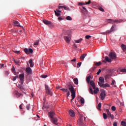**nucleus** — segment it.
<instances>
[{"mask_svg": "<svg viewBox=\"0 0 126 126\" xmlns=\"http://www.w3.org/2000/svg\"><path fill=\"white\" fill-rule=\"evenodd\" d=\"M109 57L110 58V59L109 58L108 56H106L105 57V60L108 63H111L112 62V60H115L117 59V54H116V53L115 52H111L109 53Z\"/></svg>", "mask_w": 126, "mask_h": 126, "instance_id": "obj_1", "label": "nucleus"}, {"mask_svg": "<svg viewBox=\"0 0 126 126\" xmlns=\"http://www.w3.org/2000/svg\"><path fill=\"white\" fill-rule=\"evenodd\" d=\"M67 87L71 92V96L72 97V99H74V98H75V91H74V87H73V86H72V84H71L68 85Z\"/></svg>", "mask_w": 126, "mask_h": 126, "instance_id": "obj_2", "label": "nucleus"}, {"mask_svg": "<svg viewBox=\"0 0 126 126\" xmlns=\"http://www.w3.org/2000/svg\"><path fill=\"white\" fill-rule=\"evenodd\" d=\"M108 23H111L112 24H114L115 22L116 23H121L122 22V21L121 20H113L111 19H109L108 20Z\"/></svg>", "mask_w": 126, "mask_h": 126, "instance_id": "obj_3", "label": "nucleus"}, {"mask_svg": "<svg viewBox=\"0 0 126 126\" xmlns=\"http://www.w3.org/2000/svg\"><path fill=\"white\" fill-rule=\"evenodd\" d=\"M45 90L46 91V94L52 96V91L50 89V87H49V86L47 85H45Z\"/></svg>", "mask_w": 126, "mask_h": 126, "instance_id": "obj_4", "label": "nucleus"}, {"mask_svg": "<svg viewBox=\"0 0 126 126\" xmlns=\"http://www.w3.org/2000/svg\"><path fill=\"white\" fill-rule=\"evenodd\" d=\"M25 76H24V73H22L19 75V78L21 81V85H22L24 83V78Z\"/></svg>", "mask_w": 126, "mask_h": 126, "instance_id": "obj_5", "label": "nucleus"}, {"mask_svg": "<svg viewBox=\"0 0 126 126\" xmlns=\"http://www.w3.org/2000/svg\"><path fill=\"white\" fill-rule=\"evenodd\" d=\"M51 121L53 124L56 125V126H59V123H58V118L56 117H53L51 119Z\"/></svg>", "mask_w": 126, "mask_h": 126, "instance_id": "obj_6", "label": "nucleus"}, {"mask_svg": "<svg viewBox=\"0 0 126 126\" xmlns=\"http://www.w3.org/2000/svg\"><path fill=\"white\" fill-rule=\"evenodd\" d=\"M24 51L25 52V53H26V54H27V55H28L29 53H31V54H32V53H33V49H32V48H30L29 50H28V49L25 48L24 50Z\"/></svg>", "mask_w": 126, "mask_h": 126, "instance_id": "obj_7", "label": "nucleus"}, {"mask_svg": "<svg viewBox=\"0 0 126 126\" xmlns=\"http://www.w3.org/2000/svg\"><path fill=\"white\" fill-rule=\"evenodd\" d=\"M48 116L49 118H50L51 119H53L54 116H56V113H55V112L54 111H50L48 112Z\"/></svg>", "mask_w": 126, "mask_h": 126, "instance_id": "obj_8", "label": "nucleus"}, {"mask_svg": "<svg viewBox=\"0 0 126 126\" xmlns=\"http://www.w3.org/2000/svg\"><path fill=\"white\" fill-rule=\"evenodd\" d=\"M100 97L101 100H104L106 98V93L105 92H102L100 94Z\"/></svg>", "mask_w": 126, "mask_h": 126, "instance_id": "obj_9", "label": "nucleus"}, {"mask_svg": "<svg viewBox=\"0 0 126 126\" xmlns=\"http://www.w3.org/2000/svg\"><path fill=\"white\" fill-rule=\"evenodd\" d=\"M26 71L28 73V75H30V74L32 73V69L30 67L26 68Z\"/></svg>", "mask_w": 126, "mask_h": 126, "instance_id": "obj_10", "label": "nucleus"}, {"mask_svg": "<svg viewBox=\"0 0 126 126\" xmlns=\"http://www.w3.org/2000/svg\"><path fill=\"white\" fill-rule=\"evenodd\" d=\"M15 26H17V27H21L24 30V28L19 25V22L17 21H14L13 22Z\"/></svg>", "mask_w": 126, "mask_h": 126, "instance_id": "obj_11", "label": "nucleus"}, {"mask_svg": "<svg viewBox=\"0 0 126 126\" xmlns=\"http://www.w3.org/2000/svg\"><path fill=\"white\" fill-rule=\"evenodd\" d=\"M77 126H86L85 123H84L83 121H77Z\"/></svg>", "mask_w": 126, "mask_h": 126, "instance_id": "obj_12", "label": "nucleus"}, {"mask_svg": "<svg viewBox=\"0 0 126 126\" xmlns=\"http://www.w3.org/2000/svg\"><path fill=\"white\" fill-rule=\"evenodd\" d=\"M43 22L46 25H51V24H52V22H51L50 21H48L47 20H43Z\"/></svg>", "mask_w": 126, "mask_h": 126, "instance_id": "obj_13", "label": "nucleus"}, {"mask_svg": "<svg viewBox=\"0 0 126 126\" xmlns=\"http://www.w3.org/2000/svg\"><path fill=\"white\" fill-rule=\"evenodd\" d=\"M115 27H116V25H113L110 29V30H108L106 32V33H111L115 31Z\"/></svg>", "mask_w": 126, "mask_h": 126, "instance_id": "obj_14", "label": "nucleus"}, {"mask_svg": "<svg viewBox=\"0 0 126 126\" xmlns=\"http://www.w3.org/2000/svg\"><path fill=\"white\" fill-rule=\"evenodd\" d=\"M69 115L70 116V117H75V113H74V111L73 110H70L69 111Z\"/></svg>", "mask_w": 126, "mask_h": 126, "instance_id": "obj_15", "label": "nucleus"}, {"mask_svg": "<svg viewBox=\"0 0 126 126\" xmlns=\"http://www.w3.org/2000/svg\"><path fill=\"white\" fill-rule=\"evenodd\" d=\"M64 39L66 41V43H69L70 42V37L68 36H64Z\"/></svg>", "mask_w": 126, "mask_h": 126, "instance_id": "obj_16", "label": "nucleus"}, {"mask_svg": "<svg viewBox=\"0 0 126 126\" xmlns=\"http://www.w3.org/2000/svg\"><path fill=\"white\" fill-rule=\"evenodd\" d=\"M87 56V54H84L83 55H82V56L80 57V60H81L82 61H84V59H85V57Z\"/></svg>", "mask_w": 126, "mask_h": 126, "instance_id": "obj_17", "label": "nucleus"}, {"mask_svg": "<svg viewBox=\"0 0 126 126\" xmlns=\"http://www.w3.org/2000/svg\"><path fill=\"white\" fill-rule=\"evenodd\" d=\"M121 48H122V50H123V52H126V45L122 44L121 45Z\"/></svg>", "mask_w": 126, "mask_h": 126, "instance_id": "obj_18", "label": "nucleus"}, {"mask_svg": "<svg viewBox=\"0 0 126 126\" xmlns=\"http://www.w3.org/2000/svg\"><path fill=\"white\" fill-rule=\"evenodd\" d=\"M99 82L101 83H105V79L104 78L100 77L99 78Z\"/></svg>", "mask_w": 126, "mask_h": 126, "instance_id": "obj_19", "label": "nucleus"}, {"mask_svg": "<svg viewBox=\"0 0 126 126\" xmlns=\"http://www.w3.org/2000/svg\"><path fill=\"white\" fill-rule=\"evenodd\" d=\"M83 119H84L83 115H82V114H80V119L79 120H78V121L83 122Z\"/></svg>", "mask_w": 126, "mask_h": 126, "instance_id": "obj_20", "label": "nucleus"}, {"mask_svg": "<svg viewBox=\"0 0 126 126\" xmlns=\"http://www.w3.org/2000/svg\"><path fill=\"white\" fill-rule=\"evenodd\" d=\"M106 113H107V116H108V117L109 116L110 118H112V115H111V112H110V111L109 110V109H106Z\"/></svg>", "mask_w": 126, "mask_h": 126, "instance_id": "obj_21", "label": "nucleus"}, {"mask_svg": "<svg viewBox=\"0 0 126 126\" xmlns=\"http://www.w3.org/2000/svg\"><path fill=\"white\" fill-rule=\"evenodd\" d=\"M83 8L85 10V11L84 12V11H82V13H84V14H87V13L88 12V10H87V9H86V8H85V7L84 6H83Z\"/></svg>", "mask_w": 126, "mask_h": 126, "instance_id": "obj_22", "label": "nucleus"}, {"mask_svg": "<svg viewBox=\"0 0 126 126\" xmlns=\"http://www.w3.org/2000/svg\"><path fill=\"white\" fill-rule=\"evenodd\" d=\"M73 82L75 83V84H76V85H77V84H78V79H77V78H75L73 79Z\"/></svg>", "mask_w": 126, "mask_h": 126, "instance_id": "obj_23", "label": "nucleus"}, {"mask_svg": "<svg viewBox=\"0 0 126 126\" xmlns=\"http://www.w3.org/2000/svg\"><path fill=\"white\" fill-rule=\"evenodd\" d=\"M19 88H20L21 91H22L23 92V91H25V89L21 85H19Z\"/></svg>", "mask_w": 126, "mask_h": 126, "instance_id": "obj_24", "label": "nucleus"}, {"mask_svg": "<svg viewBox=\"0 0 126 126\" xmlns=\"http://www.w3.org/2000/svg\"><path fill=\"white\" fill-rule=\"evenodd\" d=\"M82 40H83V39L82 38H80L78 40H75V43H76L77 44H79V43H80Z\"/></svg>", "mask_w": 126, "mask_h": 126, "instance_id": "obj_25", "label": "nucleus"}, {"mask_svg": "<svg viewBox=\"0 0 126 126\" xmlns=\"http://www.w3.org/2000/svg\"><path fill=\"white\" fill-rule=\"evenodd\" d=\"M98 92H99V89L98 88L94 89V94H97Z\"/></svg>", "mask_w": 126, "mask_h": 126, "instance_id": "obj_26", "label": "nucleus"}, {"mask_svg": "<svg viewBox=\"0 0 126 126\" xmlns=\"http://www.w3.org/2000/svg\"><path fill=\"white\" fill-rule=\"evenodd\" d=\"M15 95H17L18 96V97H19L20 96H21L22 94L19 93V92L16 91L15 92Z\"/></svg>", "mask_w": 126, "mask_h": 126, "instance_id": "obj_27", "label": "nucleus"}, {"mask_svg": "<svg viewBox=\"0 0 126 126\" xmlns=\"http://www.w3.org/2000/svg\"><path fill=\"white\" fill-rule=\"evenodd\" d=\"M54 12H55V15H56V16H61V13L59 12H57V11L54 10Z\"/></svg>", "mask_w": 126, "mask_h": 126, "instance_id": "obj_28", "label": "nucleus"}, {"mask_svg": "<svg viewBox=\"0 0 126 126\" xmlns=\"http://www.w3.org/2000/svg\"><path fill=\"white\" fill-rule=\"evenodd\" d=\"M14 63L16 64H17L18 65H19V63H20V60H14Z\"/></svg>", "mask_w": 126, "mask_h": 126, "instance_id": "obj_29", "label": "nucleus"}, {"mask_svg": "<svg viewBox=\"0 0 126 126\" xmlns=\"http://www.w3.org/2000/svg\"><path fill=\"white\" fill-rule=\"evenodd\" d=\"M11 70L14 74H16V72L15 71V67H14V66H12Z\"/></svg>", "mask_w": 126, "mask_h": 126, "instance_id": "obj_30", "label": "nucleus"}, {"mask_svg": "<svg viewBox=\"0 0 126 126\" xmlns=\"http://www.w3.org/2000/svg\"><path fill=\"white\" fill-rule=\"evenodd\" d=\"M101 107H102V104H101V102H99L97 106L98 110H101Z\"/></svg>", "mask_w": 126, "mask_h": 126, "instance_id": "obj_31", "label": "nucleus"}, {"mask_svg": "<svg viewBox=\"0 0 126 126\" xmlns=\"http://www.w3.org/2000/svg\"><path fill=\"white\" fill-rule=\"evenodd\" d=\"M90 78H91V76L89 75L87 78H86L87 82L88 83H89L90 82Z\"/></svg>", "mask_w": 126, "mask_h": 126, "instance_id": "obj_32", "label": "nucleus"}, {"mask_svg": "<svg viewBox=\"0 0 126 126\" xmlns=\"http://www.w3.org/2000/svg\"><path fill=\"white\" fill-rule=\"evenodd\" d=\"M66 19L67 20H69L70 21H71V20H72V18H71V17H70V16H67L66 17Z\"/></svg>", "mask_w": 126, "mask_h": 126, "instance_id": "obj_33", "label": "nucleus"}, {"mask_svg": "<svg viewBox=\"0 0 126 126\" xmlns=\"http://www.w3.org/2000/svg\"><path fill=\"white\" fill-rule=\"evenodd\" d=\"M103 119L104 120H107V119H108V116L106 113H103Z\"/></svg>", "mask_w": 126, "mask_h": 126, "instance_id": "obj_34", "label": "nucleus"}, {"mask_svg": "<svg viewBox=\"0 0 126 126\" xmlns=\"http://www.w3.org/2000/svg\"><path fill=\"white\" fill-rule=\"evenodd\" d=\"M89 92L91 94H94L93 90L92 89V88L91 87L89 88Z\"/></svg>", "mask_w": 126, "mask_h": 126, "instance_id": "obj_35", "label": "nucleus"}, {"mask_svg": "<svg viewBox=\"0 0 126 126\" xmlns=\"http://www.w3.org/2000/svg\"><path fill=\"white\" fill-rule=\"evenodd\" d=\"M98 85L100 86V87L104 88V84H103V83L98 82Z\"/></svg>", "mask_w": 126, "mask_h": 126, "instance_id": "obj_36", "label": "nucleus"}, {"mask_svg": "<svg viewBox=\"0 0 126 126\" xmlns=\"http://www.w3.org/2000/svg\"><path fill=\"white\" fill-rule=\"evenodd\" d=\"M101 64V62H99L98 63H96L94 64L95 65H96V66H100V65Z\"/></svg>", "mask_w": 126, "mask_h": 126, "instance_id": "obj_37", "label": "nucleus"}, {"mask_svg": "<svg viewBox=\"0 0 126 126\" xmlns=\"http://www.w3.org/2000/svg\"><path fill=\"white\" fill-rule=\"evenodd\" d=\"M61 90H62L63 92H68V90L67 89H61Z\"/></svg>", "mask_w": 126, "mask_h": 126, "instance_id": "obj_38", "label": "nucleus"}, {"mask_svg": "<svg viewBox=\"0 0 126 126\" xmlns=\"http://www.w3.org/2000/svg\"><path fill=\"white\" fill-rule=\"evenodd\" d=\"M40 77H41V78H47V77H48V75H41Z\"/></svg>", "mask_w": 126, "mask_h": 126, "instance_id": "obj_39", "label": "nucleus"}, {"mask_svg": "<svg viewBox=\"0 0 126 126\" xmlns=\"http://www.w3.org/2000/svg\"><path fill=\"white\" fill-rule=\"evenodd\" d=\"M80 102L81 104H84V98H83V97L81 98Z\"/></svg>", "mask_w": 126, "mask_h": 126, "instance_id": "obj_40", "label": "nucleus"}, {"mask_svg": "<svg viewBox=\"0 0 126 126\" xmlns=\"http://www.w3.org/2000/svg\"><path fill=\"white\" fill-rule=\"evenodd\" d=\"M105 87H110V85H109L108 83L104 84L103 88H105Z\"/></svg>", "mask_w": 126, "mask_h": 126, "instance_id": "obj_41", "label": "nucleus"}, {"mask_svg": "<svg viewBox=\"0 0 126 126\" xmlns=\"http://www.w3.org/2000/svg\"><path fill=\"white\" fill-rule=\"evenodd\" d=\"M92 87H93V89H96V85L95 84H93L92 85H91Z\"/></svg>", "mask_w": 126, "mask_h": 126, "instance_id": "obj_42", "label": "nucleus"}, {"mask_svg": "<svg viewBox=\"0 0 126 126\" xmlns=\"http://www.w3.org/2000/svg\"><path fill=\"white\" fill-rule=\"evenodd\" d=\"M39 45V40H37L36 42L34 43V46H38Z\"/></svg>", "mask_w": 126, "mask_h": 126, "instance_id": "obj_43", "label": "nucleus"}, {"mask_svg": "<svg viewBox=\"0 0 126 126\" xmlns=\"http://www.w3.org/2000/svg\"><path fill=\"white\" fill-rule=\"evenodd\" d=\"M122 126H126V123L125 121H122L121 122Z\"/></svg>", "mask_w": 126, "mask_h": 126, "instance_id": "obj_44", "label": "nucleus"}, {"mask_svg": "<svg viewBox=\"0 0 126 126\" xmlns=\"http://www.w3.org/2000/svg\"><path fill=\"white\" fill-rule=\"evenodd\" d=\"M78 5H85V3L79 2Z\"/></svg>", "mask_w": 126, "mask_h": 126, "instance_id": "obj_45", "label": "nucleus"}, {"mask_svg": "<svg viewBox=\"0 0 126 126\" xmlns=\"http://www.w3.org/2000/svg\"><path fill=\"white\" fill-rule=\"evenodd\" d=\"M95 69H96V67H94L93 68H92L90 70L92 72H93V71H94V70H95Z\"/></svg>", "mask_w": 126, "mask_h": 126, "instance_id": "obj_46", "label": "nucleus"}, {"mask_svg": "<svg viewBox=\"0 0 126 126\" xmlns=\"http://www.w3.org/2000/svg\"><path fill=\"white\" fill-rule=\"evenodd\" d=\"M81 63H82L81 62H80L77 63V67H78V68H79V67H80V66L81 65Z\"/></svg>", "mask_w": 126, "mask_h": 126, "instance_id": "obj_47", "label": "nucleus"}, {"mask_svg": "<svg viewBox=\"0 0 126 126\" xmlns=\"http://www.w3.org/2000/svg\"><path fill=\"white\" fill-rule=\"evenodd\" d=\"M101 71H102V70H101V69H99L98 72L96 73V74H97V75H99L100 73H101Z\"/></svg>", "mask_w": 126, "mask_h": 126, "instance_id": "obj_48", "label": "nucleus"}, {"mask_svg": "<svg viewBox=\"0 0 126 126\" xmlns=\"http://www.w3.org/2000/svg\"><path fill=\"white\" fill-rule=\"evenodd\" d=\"M26 108L29 111V110L30 109V104H27L26 106Z\"/></svg>", "mask_w": 126, "mask_h": 126, "instance_id": "obj_49", "label": "nucleus"}, {"mask_svg": "<svg viewBox=\"0 0 126 126\" xmlns=\"http://www.w3.org/2000/svg\"><path fill=\"white\" fill-rule=\"evenodd\" d=\"M98 9H99V10H100V11L104 12V9H103V8H102V7H98Z\"/></svg>", "mask_w": 126, "mask_h": 126, "instance_id": "obj_50", "label": "nucleus"}, {"mask_svg": "<svg viewBox=\"0 0 126 126\" xmlns=\"http://www.w3.org/2000/svg\"><path fill=\"white\" fill-rule=\"evenodd\" d=\"M62 8H64L65 10H67V9H68V7H66V6H63Z\"/></svg>", "mask_w": 126, "mask_h": 126, "instance_id": "obj_51", "label": "nucleus"}, {"mask_svg": "<svg viewBox=\"0 0 126 126\" xmlns=\"http://www.w3.org/2000/svg\"><path fill=\"white\" fill-rule=\"evenodd\" d=\"M111 109L112 110V111H116V107L113 106L111 107Z\"/></svg>", "mask_w": 126, "mask_h": 126, "instance_id": "obj_52", "label": "nucleus"}, {"mask_svg": "<svg viewBox=\"0 0 126 126\" xmlns=\"http://www.w3.org/2000/svg\"><path fill=\"white\" fill-rule=\"evenodd\" d=\"M121 72H126V68L122 69H121Z\"/></svg>", "mask_w": 126, "mask_h": 126, "instance_id": "obj_53", "label": "nucleus"}, {"mask_svg": "<svg viewBox=\"0 0 126 126\" xmlns=\"http://www.w3.org/2000/svg\"><path fill=\"white\" fill-rule=\"evenodd\" d=\"M86 39H89L90 38H91V35H86L85 36Z\"/></svg>", "mask_w": 126, "mask_h": 126, "instance_id": "obj_54", "label": "nucleus"}, {"mask_svg": "<svg viewBox=\"0 0 126 126\" xmlns=\"http://www.w3.org/2000/svg\"><path fill=\"white\" fill-rule=\"evenodd\" d=\"M91 3V0H89L88 2H86V4H90Z\"/></svg>", "mask_w": 126, "mask_h": 126, "instance_id": "obj_55", "label": "nucleus"}, {"mask_svg": "<svg viewBox=\"0 0 126 126\" xmlns=\"http://www.w3.org/2000/svg\"><path fill=\"white\" fill-rule=\"evenodd\" d=\"M115 83H116V81H115L114 80H113L112 81L111 85H114V84H115Z\"/></svg>", "mask_w": 126, "mask_h": 126, "instance_id": "obj_56", "label": "nucleus"}, {"mask_svg": "<svg viewBox=\"0 0 126 126\" xmlns=\"http://www.w3.org/2000/svg\"><path fill=\"white\" fill-rule=\"evenodd\" d=\"M14 53H15V54H20V51H14Z\"/></svg>", "mask_w": 126, "mask_h": 126, "instance_id": "obj_57", "label": "nucleus"}, {"mask_svg": "<svg viewBox=\"0 0 126 126\" xmlns=\"http://www.w3.org/2000/svg\"><path fill=\"white\" fill-rule=\"evenodd\" d=\"M29 63L30 64L33 63V61L32 60V59L30 60Z\"/></svg>", "mask_w": 126, "mask_h": 126, "instance_id": "obj_58", "label": "nucleus"}, {"mask_svg": "<svg viewBox=\"0 0 126 126\" xmlns=\"http://www.w3.org/2000/svg\"><path fill=\"white\" fill-rule=\"evenodd\" d=\"M4 64H0V68H2L3 67Z\"/></svg>", "mask_w": 126, "mask_h": 126, "instance_id": "obj_59", "label": "nucleus"}, {"mask_svg": "<svg viewBox=\"0 0 126 126\" xmlns=\"http://www.w3.org/2000/svg\"><path fill=\"white\" fill-rule=\"evenodd\" d=\"M22 105H23V103H22V104L19 106L20 110H22Z\"/></svg>", "mask_w": 126, "mask_h": 126, "instance_id": "obj_60", "label": "nucleus"}, {"mask_svg": "<svg viewBox=\"0 0 126 126\" xmlns=\"http://www.w3.org/2000/svg\"><path fill=\"white\" fill-rule=\"evenodd\" d=\"M58 20H63V18L61 17H58Z\"/></svg>", "mask_w": 126, "mask_h": 126, "instance_id": "obj_61", "label": "nucleus"}, {"mask_svg": "<svg viewBox=\"0 0 126 126\" xmlns=\"http://www.w3.org/2000/svg\"><path fill=\"white\" fill-rule=\"evenodd\" d=\"M90 85H92V84H94V81H91L90 82Z\"/></svg>", "mask_w": 126, "mask_h": 126, "instance_id": "obj_62", "label": "nucleus"}, {"mask_svg": "<svg viewBox=\"0 0 126 126\" xmlns=\"http://www.w3.org/2000/svg\"><path fill=\"white\" fill-rule=\"evenodd\" d=\"M30 64L31 67H33L34 66V64L33 63H31Z\"/></svg>", "mask_w": 126, "mask_h": 126, "instance_id": "obj_63", "label": "nucleus"}, {"mask_svg": "<svg viewBox=\"0 0 126 126\" xmlns=\"http://www.w3.org/2000/svg\"><path fill=\"white\" fill-rule=\"evenodd\" d=\"M113 126H118V124L116 122H115V123H114L113 124Z\"/></svg>", "mask_w": 126, "mask_h": 126, "instance_id": "obj_64", "label": "nucleus"}]
</instances>
